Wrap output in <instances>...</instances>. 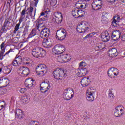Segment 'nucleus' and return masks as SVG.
Segmentation results:
<instances>
[{
    "label": "nucleus",
    "instance_id": "obj_27",
    "mask_svg": "<svg viewBox=\"0 0 125 125\" xmlns=\"http://www.w3.org/2000/svg\"><path fill=\"white\" fill-rule=\"evenodd\" d=\"M40 86H41V88H46L47 89H50V85L49 84V82H45L42 83Z\"/></svg>",
    "mask_w": 125,
    "mask_h": 125
},
{
    "label": "nucleus",
    "instance_id": "obj_52",
    "mask_svg": "<svg viewBox=\"0 0 125 125\" xmlns=\"http://www.w3.org/2000/svg\"><path fill=\"white\" fill-rule=\"evenodd\" d=\"M51 22L52 23H56V18L55 16L52 18Z\"/></svg>",
    "mask_w": 125,
    "mask_h": 125
},
{
    "label": "nucleus",
    "instance_id": "obj_19",
    "mask_svg": "<svg viewBox=\"0 0 125 125\" xmlns=\"http://www.w3.org/2000/svg\"><path fill=\"white\" fill-rule=\"evenodd\" d=\"M8 83H9V81L7 79H5L3 77L0 78V88L1 87H5Z\"/></svg>",
    "mask_w": 125,
    "mask_h": 125
},
{
    "label": "nucleus",
    "instance_id": "obj_21",
    "mask_svg": "<svg viewBox=\"0 0 125 125\" xmlns=\"http://www.w3.org/2000/svg\"><path fill=\"white\" fill-rule=\"evenodd\" d=\"M81 84L83 87L87 86L90 83V80H89V78L84 77L81 81Z\"/></svg>",
    "mask_w": 125,
    "mask_h": 125
},
{
    "label": "nucleus",
    "instance_id": "obj_50",
    "mask_svg": "<svg viewBox=\"0 0 125 125\" xmlns=\"http://www.w3.org/2000/svg\"><path fill=\"white\" fill-rule=\"evenodd\" d=\"M5 46V44H4V42H3L1 44H0V49H2L3 48H5L4 47Z\"/></svg>",
    "mask_w": 125,
    "mask_h": 125
},
{
    "label": "nucleus",
    "instance_id": "obj_28",
    "mask_svg": "<svg viewBox=\"0 0 125 125\" xmlns=\"http://www.w3.org/2000/svg\"><path fill=\"white\" fill-rule=\"evenodd\" d=\"M26 17V9H24L21 13V21H23V19H25Z\"/></svg>",
    "mask_w": 125,
    "mask_h": 125
},
{
    "label": "nucleus",
    "instance_id": "obj_29",
    "mask_svg": "<svg viewBox=\"0 0 125 125\" xmlns=\"http://www.w3.org/2000/svg\"><path fill=\"white\" fill-rule=\"evenodd\" d=\"M48 12H49V9H48V11H44L43 12H42L41 13V15L39 17V18L41 19V20H42V18H41L42 16H44V17H47V14H48Z\"/></svg>",
    "mask_w": 125,
    "mask_h": 125
},
{
    "label": "nucleus",
    "instance_id": "obj_4",
    "mask_svg": "<svg viewBox=\"0 0 125 125\" xmlns=\"http://www.w3.org/2000/svg\"><path fill=\"white\" fill-rule=\"evenodd\" d=\"M63 93V98L65 100H71L74 97V90L72 88H68L66 89Z\"/></svg>",
    "mask_w": 125,
    "mask_h": 125
},
{
    "label": "nucleus",
    "instance_id": "obj_22",
    "mask_svg": "<svg viewBox=\"0 0 125 125\" xmlns=\"http://www.w3.org/2000/svg\"><path fill=\"white\" fill-rule=\"evenodd\" d=\"M16 118L18 120H21L23 118V111L20 109L16 110L15 112Z\"/></svg>",
    "mask_w": 125,
    "mask_h": 125
},
{
    "label": "nucleus",
    "instance_id": "obj_34",
    "mask_svg": "<svg viewBox=\"0 0 125 125\" xmlns=\"http://www.w3.org/2000/svg\"><path fill=\"white\" fill-rule=\"evenodd\" d=\"M84 11H83L82 10H79L78 9V18H79V17H83L84 16Z\"/></svg>",
    "mask_w": 125,
    "mask_h": 125
},
{
    "label": "nucleus",
    "instance_id": "obj_17",
    "mask_svg": "<svg viewBox=\"0 0 125 125\" xmlns=\"http://www.w3.org/2000/svg\"><path fill=\"white\" fill-rule=\"evenodd\" d=\"M22 63V57L21 56H18L16 57L14 60L12 62V64L13 66L15 67H18V66H20Z\"/></svg>",
    "mask_w": 125,
    "mask_h": 125
},
{
    "label": "nucleus",
    "instance_id": "obj_10",
    "mask_svg": "<svg viewBox=\"0 0 125 125\" xmlns=\"http://www.w3.org/2000/svg\"><path fill=\"white\" fill-rule=\"evenodd\" d=\"M103 4L101 0H94L92 3V7L94 10H99L102 7Z\"/></svg>",
    "mask_w": 125,
    "mask_h": 125
},
{
    "label": "nucleus",
    "instance_id": "obj_63",
    "mask_svg": "<svg viewBox=\"0 0 125 125\" xmlns=\"http://www.w3.org/2000/svg\"><path fill=\"white\" fill-rule=\"evenodd\" d=\"M88 38H89V37L88 35H87L83 39H88Z\"/></svg>",
    "mask_w": 125,
    "mask_h": 125
},
{
    "label": "nucleus",
    "instance_id": "obj_48",
    "mask_svg": "<svg viewBox=\"0 0 125 125\" xmlns=\"http://www.w3.org/2000/svg\"><path fill=\"white\" fill-rule=\"evenodd\" d=\"M106 15V13H104L102 16V19H107V16Z\"/></svg>",
    "mask_w": 125,
    "mask_h": 125
},
{
    "label": "nucleus",
    "instance_id": "obj_46",
    "mask_svg": "<svg viewBox=\"0 0 125 125\" xmlns=\"http://www.w3.org/2000/svg\"><path fill=\"white\" fill-rule=\"evenodd\" d=\"M95 35V33L94 32H92L87 34L89 38H91L92 37H93V36H94Z\"/></svg>",
    "mask_w": 125,
    "mask_h": 125
},
{
    "label": "nucleus",
    "instance_id": "obj_15",
    "mask_svg": "<svg viewBox=\"0 0 125 125\" xmlns=\"http://www.w3.org/2000/svg\"><path fill=\"white\" fill-rule=\"evenodd\" d=\"M102 41L104 42H107L110 41V35L108 31H105L102 33L101 35Z\"/></svg>",
    "mask_w": 125,
    "mask_h": 125
},
{
    "label": "nucleus",
    "instance_id": "obj_42",
    "mask_svg": "<svg viewBox=\"0 0 125 125\" xmlns=\"http://www.w3.org/2000/svg\"><path fill=\"white\" fill-rule=\"evenodd\" d=\"M63 19H60L59 18H56V23L57 24H60L62 22V20Z\"/></svg>",
    "mask_w": 125,
    "mask_h": 125
},
{
    "label": "nucleus",
    "instance_id": "obj_30",
    "mask_svg": "<svg viewBox=\"0 0 125 125\" xmlns=\"http://www.w3.org/2000/svg\"><path fill=\"white\" fill-rule=\"evenodd\" d=\"M37 35V30L35 29H34L30 32V34L28 36V38H33V37H35Z\"/></svg>",
    "mask_w": 125,
    "mask_h": 125
},
{
    "label": "nucleus",
    "instance_id": "obj_16",
    "mask_svg": "<svg viewBox=\"0 0 125 125\" xmlns=\"http://www.w3.org/2000/svg\"><path fill=\"white\" fill-rule=\"evenodd\" d=\"M121 36H122V33L119 30H116L115 31L112 33V35H111V38L113 41H118V40H120L121 38Z\"/></svg>",
    "mask_w": 125,
    "mask_h": 125
},
{
    "label": "nucleus",
    "instance_id": "obj_13",
    "mask_svg": "<svg viewBox=\"0 0 125 125\" xmlns=\"http://www.w3.org/2000/svg\"><path fill=\"white\" fill-rule=\"evenodd\" d=\"M42 45L46 48H50L52 46V43H51L50 39L49 38H43Z\"/></svg>",
    "mask_w": 125,
    "mask_h": 125
},
{
    "label": "nucleus",
    "instance_id": "obj_24",
    "mask_svg": "<svg viewBox=\"0 0 125 125\" xmlns=\"http://www.w3.org/2000/svg\"><path fill=\"white\" fill-rule=\"evenodd\" d=\"M11 71H12V65L10 64L4 67L3 72L5 75H8V74H10Z\"/></svg>",
    "mask_w": 125,
    "mask_h": 125
},
{
    "label": "nucleus",
    "instance_id": "obj_45",
    "mask_svg": "<svg viewBox=\"0 0 125 125\" xmlns=\"http://www.w3.org/2000/svg\"><path fill=\"white\" fill-rule=\"evenodd\" d=\"M5 27L6 26H4V24L3 25L1 29L0 30V32L1 33H4V31L5 30Z\"/></svg>",
    "mask_w": 125,
    "mask_h": 125
},
{
    "label": "nucleus",
    "instance_id": "obj_33",
    "mask_svg": "<svg viewBox=\"0 0 125 125\" xmlns=\"http://www.w3.org/2000/svg\"><path fill=\"white\" fill-rule=\"evenodd\" d=\"M78 13V9H76L72 11V14L75 18H78V16H79Z\"/></svg>",
    "mask_w": 125,
    "mask_h": 125
},
{
    "label": "nucleus",
    "instance_id": "obj_57",
    "mask_svg": "<svg viewBox=\"0 0 125 125\" xmlns=\"http://www.w3.org/2000/svg\"><path fill=\"white\" fill-rule=\"evenodd\" d=\"M34 10V8L32 6L30 7V9L28 10L29 12L33 14V11Z\"/></svg>",
    "mask_w": 125,
    "mask_h": 125
},
{
    "label": "nucleus",
    "instance_id": "obj_20",
    "mask_svg": "<svg viewBox=\"0 0 125 125\" xmlns=\"http://www.w3.org/2000/svg\"><path fill=\"white\" fill-rule=\"evenodd\" d=\"M120 19H121V18H120V16L116 15L115 16L112 22V26L113 27H118L119 26V22H120Z\"/></svg>",
    "mask_w": 125,
    "mask_h": 125
},
{
    "label": "nucleus",
    "instance_id": "obj_23",
    "mask_svg": "<svg viewBox=\"0 0 125 125\" xmlns=\"http://www.w3.org/2000/svg\"><path fill=\"white\" fill-rule=\"evenodd\" d=\"M26 87H28L29 88H31L34 85L33 83V79L30 78L28 79H27L24 83Z\"/></svg>",
    "mask_w": 125,
    "mask_h": 125
},
{
    "label": "nucleus",
    "instance_id": "obj_3",
    "mask_svg": "<svg viewBox=\"0 0 125 125\" xmlns=\"http://www.w3.org/2000/svg\"><path fill=\"white\" fill-rule=\"evenodd\" d=\"M88 29V23L86 21H81L77 26V31L78 33H85Z\"/></svg>",
    "mask_w": 125,
    "mask_h": 125
},
{
    "label": "nucleus",
    "instance_id": "obj_59",
    "mask_svg": "<svg viewBox=\"0 0 125 125\" xmlns=\"http://www.w3.org/2000/svg\"><path fill=\"white\" fill-rule=\"evenodd\" d=\"M25 89H26V88L21 89V90H20L21 93H24V92H25Z\"/></svg>",
    "mask_w": 125,
    "mask_h": 125
},
{
    "label": "nucleus",
    "instance_id": "obj_14",
    "mask_svg": "<svg viewBox=\"0 0 125 125\" xmlns=\"http://www.w3.org/2000/svg\"><path fill=\"white\" fill-rule=\"evenodd\" d=\"M88 70L86 68H81L79 67L77 69V76H78V77H83V76H85L86 74H87Z\"/></svg>",
    "mask_w": 125,
    "mask_h": 125
},
{
    "label": "nucleus",
    "instance_id": "obj_43",
    "mask_svg": "<svg viewBox=\"0 0 125 125\" xmlns=\"http://www.w3.org/2000/svg\"><path fill=\"white\" fill-rule=\"evenodd\" d=\"M10 23H11V22H10L9 20H5L4 23H3L4 27H6V26H7V24H10Z\"/></svg>",
    "mask_w": 125,
    "mask_h": 125
},
{
    "label": "nucleus",
    "instance_id": "obj_2",
    "mask_svg": "<svg viewBox=\"0 0 125 125\" xmlns=\"http://www.w3.org/2000/svg\"><path fill=\"white\" fill-rule=\"evenodd\" d=\"M53 75L54 78L56 79V80H62V78L67 76L65 70L61 68H57L54 71Z\"/></svg>",
    "mask_w": 125,
    "mask_h": 125
},
{
    "label": "nucleus",
    "instance_id": "obj_49",
    "mask_svg": "<svg viewBox=\"0 0 125 125\" xmlns=\"http://www.w3.org/2000/svg\"><path fill=\"white\" fill-rule=\"evenodd\" d=\"M1 49V51L0 52V53L1 54H4V52H5V48H4L3 49Z\"/></svg>",
    "mask_w": 125,
    "mask_h": 125
},
{
    "label": "nucleus",
    "instance_id": "obj_51",
    "mask_svg": "<svg viewBox=\"0 0 125 125\" xmlns=\"http://www.w3.org/2000/svg\"><path fill=\"white\" fill-rule=\"evenodd\" d=\"M86 6V5H85V4H81V7L80 8V9H84Z\"/></svg>",
    "mask_w": 125,
    "mask_h": 125
},
{
    "label": "nucleus",
    "instance_id": "obj_1",
    "mask_svg": "<svg viewBox=\"0 0 125 125\" xmlns=\"http://www.w3.org/2000/svg\"><path fill=\"white\" fill-rule=\"evenodd\" d=\"M45 50L41 47H35L32 50V55L36 58L45 56Z\"/></svg>",
    "mask_w": 125,
    "mask_h": 125
},
{
    "label": "nucleus",
    "instance_id": "obj_5",
    "mask_svg": "<svg viewBox=\"0 0 125 125\" xmlns=\"http://www.w3.org/2000/svg\"><path fill=\"white\" fill-rule=\"evenodd\" d=\"M36 71L38 73V75L43 76L47 73V67L45 64H39L36 68Z\"/></svg>",
    "mask_w": 125,
    "mask_h": 125
},
{
    "label": "nucleus",
    "instance_id": "obj_7",
    "mask_svg": "<svg viewBox=\"0 0 125 125\" xmlns=\"http://www.w3.org/2000/svg\"><path fill=\"white\" fill-rule=\"evenodd\" d=\"M52 51L55 54H61L65 51V47L62 45H56L52 49Z\"/></svg>",
    "mask_w": 125,
    "mask_h": 125
},
{
    "label": "nucleus",
    "instance_id": "obj_39",
    "mask_svg": "<svg viewBox=\"0 0 125 125\" xmlns=\"http://www.w3.org/2000/svg\"><path fill=\"white\" fill-rule=\"evenodd\" d=\"M29 99H30V98H28L27 96H24L22 98L23 103H26V102H28Z\"/></svg>",
    "mask_w": 125,
    "mask_h": 125
},
{
    "label": "nucleus",
    "instance_id": "obj_44",
    "mask_svg": "<svg viewBox=\"0 0 125 125\" xmlns=\"http://www.w3.org/2000/svg\"><path fill=\"white\" fill-rule=\"evenodd\" d=\"M71 116L72 115H71V114H70V113L67 114V115L65 117V120L66 121H69V120H70V119L71 118Z\"/></svg>",
    "mask_w": 125,
    "mask_h": 125
},
{
    "label": "nucleus",
    "instance_id": "obj_64",
    "mask_svg": "<svg viewBox=\"0 0 125 125\" xmlns=\"http://www.w3.org/2000/svg\"><path fill=\"white\" fill-rule=\"evenodd\" d=\"M0 107H1V108L2 109H3V108H4V105H0Z\"/></svg>",
    "mask_w": 125,
    "mask_h": 125
},
{
    "label": "nucleus",
    "instance_id": "obj_6",
    "mask_svg": "<svg viewBox=\"0 0 125 125\" xmlns=\"http://www.w3.org/2000/svg\"><path fill=\"white\" fill-rule=\"evenodd\" d=\"M66 30L65 29H60L57 31L56 38L59 41H63L66 38Z\"/></svg>",
    "mask_w": 125,
    "mask_h": 125
},
{
    "label": "nucleus",
    "instance_id": "obj_35",
    "mask_svg": "<svg viewBox=\"0 0 125 125\" xmlns=\"http://www.w3.org/2000/svg\"><path fill=\"white\" fill-rule=\"evenodd\" d=\"M56 18H60V19H62L63 17L62 16V14L61 12H57L55 13V16Z\"/></svg>",
    "mask_w": 125,
    "mask_h": 125
},
{
    "label": "nucleus",
    "instance_id": "obj_60",
    "mask_svg": "<svg viewBox=\"0 0 125 125\" xmlns=\"http://www.w3.org/2000/svg\"><path fill=\"white\" fill-rule=\"evenodd\" d=\"M26 14H27V15H29V16H32L33 15V14L29 11L26 13Z\"/></svg>",
    "mask_w": 125,
    "mask_h": 125
},
{
    "label": "nucleus",
    "instance_id": "obj_31",
    "mask_svg": "<svg viewBox=\"0 0 125 125\" xmlns=\"http://www.w3.org/2000/svg\"><path fill=\"white\" fill-rule=\"evenodd\" d=\"M95 92V88L90 87L87 90L86 93H89L90 94H93Z\"/></svg>",
    "mask_w": 125,
    "mask_h": 125
},
{
    "label": "nucleus",
    "instance_id": "obj_37",
    "mask_svg": "<svg viewBox=\"0 0 125 125\" xmlns=\"http://www.w3.org/2000/svg\"><path fill=\"white\" fill-rule=\"evenodd\" d=\"M50 3L51 6H55L57 3V0H51Z\"/></svg>",
    "mask_w": 125,
    "mask_h": 125
},
{
    "label": "nucleus",
    "instance_id": "obj_8",
    "mask_svg": "<svg viewBox=\"0 0 125 125\" xmlns=\"http://www.w3.org/2000/svg\"><path fill=\"white\" fill-rule=\"evenodd\" d=\"M71 59L72 57H71V56L67 54L61 55L58 57L59 62H62V63H67V62H69Z\"/></svg>",
    "mask_w": 125,
    "mask_h": 125
},
{
    "label": "nucleus",
    "instance_id": "obj_36",
    "mask_svg": "<svg viewBox=\"0 0 125 125\" xmlns=\"http://www.w3.org/2000/svg\"><path fill=\"white\" fill-rule=\"evenodd\" d=\"M28 31H29V27L25 26L22 32V37H25L28 34Z\"/></svg>",
    "mask_w": 125,
    "mask_h": 125
},
{
    "label": "nucleus",
    "instance_id": "obj_62",
    "mask_svg": "<svg viewBox=\"0 0 125 125\" xmlns=\"http://www.w3.org/2000/svg\"><path fill=\"white\" fill-rule=\"evenodd\" d=\"M97 47H98V48H99L100 49H101V48H102V46H101V45H98V46H97Z\"/></svg>",
    "mask_w": 125,
    "mask_h": 125
},
{
    "label": "nucleus",
    "instance_id": "obj_12",
    "mask_svg": "<svg viewBox=\"0 0 125 125\" xmlns=\"http://www.w3.org/2000/svg\"><path fill=\"white\" fill-rule=\"evenodd\" d=\"M18 71L22 75H24V77H27L30 74V69L28 67L23 66L19 68Z\"/></svg>",
    "mask_w": 125,
    "mask_h": 125
},
{
    "label": "nucleus",
    "instance_id": "obj_53",
    "mask_svg": "<svg viewBox=\"0 0 125 125\" xmlns=\"http://www.w3.org/2000/svg\"><path fill=\"white\" fill-rule=\"evenodd\" d=\"M81 5H82V4H80V3H77L76 4V6L77 7L78 9H81Z\"/></svg>",
    "mask_w": 125,
    "mask_h": 125
},
{
    "label": "nucleus",
    "instance_id": "obj_58",
    "mask_svg": "<svg viewBox=\"0 0 125 125\" xmlns=\"http://www.w3.org/2000/svg\"><path fill=\"white\" fill-rule=\"evenodd\" d=\"M10 3H11V4L13 3V0H8L7 4H10Z\"/></svg>",
    "mask_w": 125,
    "mask_h": 125
},
{
    "label": "nucleus",
    "instance_id": "obj_54",
    "mask_svg": "<svg viewBox=\"0 0 125 125\" xmlns=\"http://www.w3.org/2000/svg\"><path fill=\"white\" fill-rule=\"evenodd\" d=\"M34 6H35V7H37L38 3H39V0H34Z\"/></svg>",
    "mask_w": 125,
    "mask_h": 125
},
{
    "label": "nucleus",
    "instance_id": "obj_38",
    "mask_svg": "<svg viewBox=\"0 0 125 125\" xmlns=\"http://www.w3.org/2000/svg\"><path fill=\"white\" fill-rule=\"evenodd\" d=\"M85 66H86V63L84 61H83L79 63V67H85Z\"/></svg>",
    "mask_w": 125,
    "mask_h": 125
},
{
    "label": "nucleus",
    "instance_id": "obj_56",
    "mask_svg": "<svg viewBox=\"0 0 125 125\" xmlns=\"http://www.w3.org/2000/svg\"><path fill=\"white\" fill-rule=\"evenodd\" d=\"M4 56H5V54L3 55V54L0 53V60H2Z\"/></svg>",
    "mask_w": 125,
    "mask_h": 125
},
{
    "label": "nucleus",
    "instance_id": "obj_9",
    "mask_svg": "<svg viewBox=\"0 0 125 125\" xmlns=\"http://www.w3.org/2000/svg\"><path fill=\"white\" fill-rule=\"evenodd\" d=\"M124 107L122 105H119L115 108L114 110V116L117 118H120L124 115Z\"/></svg>",
    "mask_w": 125,
    "mask_h": 125
},
{
    "label": "nucleus",
    "instance_id": "obj_26",
    "mask_svg": "<svg viewBox=\"0 0 125 125\" xmlns=\"http://www.w3.org/2000/svg\"><path fill=\"white\" fill-rule=\"evenodd\" d=\"M86 98L87 100L90 102L94 101V96H93V94H89L86 93Z\"/></svg>",
    "mask_w": 125,
    "mask_h": 125
},
{
    "label": "nucleus",
    "instance_id": "obj_55",
    "mask_svg": "<svg viewBox=\"0 0 125 125\" xmlns=\"http://www.w3.org/2000/svg\"><path fill=\"white\" fill-rule=\"evenodd\" d=\"M101 21L103 23H104V24H105L107 22V19H102Z\"/></svg>",
    "mask_w": 125,
    "mask_h": 125
},
{
    "label": "nucleus",
    "instance_id": "obj_41",
    "mask_svg": "<svg viewBox=\"0 0 125 125\" xmlns=\"http://www.w3.org/2000/svg\"><path fill=\"white\" fill-rule=\"evenodd\" d=\"M48 90L49 89H47L46 88H42L41 86L40 87V90L42 93H45V92L48 91Z\"/></svg>",
    "mask_w": 125,
    "mask_h": 125
},
{
    "label": "nucleus",
    "instance_id": "obj_40",
    "mask_svg": "<svg viewBox=\"0 0 125 125\" xmlns=\"http://www.w3.org/2000/svg\"><path fill=\"white\" fill-rule=\"evenodd\" d=\"M108 97L109 98H112V99L115 98V95H114V94L111 91H109V92Z\"/></svg>",
    "mask_w": 125,
    "mask_h": 125
},
{
    "label": "nucleus",
    "instance_id": "obj_47",
    "mask_svg": "<svg viewBox=\"0 0 125 125\" xmlns=\"http://www.w3.org/2000/svg\"><path fill=\"white\" fill-rule=\"evenodd\" d=\"M10 52H13V49L11 48L9 51L6 52L5 54V55H7V54H9V53H10Z\"/></svg>",
    "mask_w": 125,
    "mask_h": 125
},
{
    "label": "nucleus",
    "instance_id": "obj_61",
    "mask_svg": "<svg viewBox=\"0 0 125 125\" xmlns=\"http://www.w3.org/2000/svg\"><path fill=\"white\" fill-rule=\"evenodd\" d=\"M107 1L108 2H115L116 1V0H107Z\"/></svg>",
    "mask_w": 125,
    "mask_h": 125
},
{
    "label": "nucleus",
    "instance_id": "obj_25",
    "mask_svg": "<svg viewBox=\"0 0 125 125\" xmlns=\"http://www.w3.org/2000/svg\"><path fill=\"white\" fill-rule=\"evenodd\" d=\"M109 55L111 57L118 56V50L116 48H112L109 50Z\"/></svg>",
    "mask_w": 125,
    "mask_h": 125
},
{
    "label": "nucleus",
    "instance_id": "obj_32",
    "mask_svg": "<svg viewBox=\"0 0 125 125\" xmlns=\"http://www.w3.org/2000/svg\"><path fill=\"white\" fill-rule=\"evenodd\" d=\"M21 22H22L21 21V20L19 21V23H17L16 24V25L15 27L14 28V31L13 32L14 34H16L17 31H18V30H19V27H20V24H21Z\"/></svg>",
    "mask_w": 125,
    "mask_h": 125
},
{
    "label": "nucleus",
    "instance_id": "obj_18",
    "mask_svg": "<svg viewBox=\"0 0 125 125\" xmlns=\"http://www.w3.org/2000/svg\"><path fill=\"white\" fill-rule=\"evenodd\" d=\"M50 30L48 28H44L42 30L40 33V37L41 38H48L49 37V34Z\"/></svg>",
    "mask_w": 125,
    "mask_h": 125
},
{
    "label": "nucleus",
    "instance_id": "obj_11",
    "mask_svg": "<svg viewBox=\"0 0 125 125\" xmlns=\"http://www.w3.org/2000/svg\"><path fill=\"white\" fill-rule=\"evenodd\" d=\"M120 72L119 70L116 68L112 67L108 71L107 75L110 78H113V76H119Z\"/></svg>",
    "mask_w": 125,
    "mask_h": 125
}]
</instances>
